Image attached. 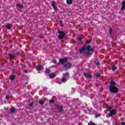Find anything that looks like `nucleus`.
Masks as SVG:
<instances>
[{
	"label": "nucleus",
	"mask_w": 125,
	"mask_h": 125,
	"mask_svg": "<svg viewBox=\"0 0 125 125\" xmlns=\"http://www.w3.org/2000/svg\"><path fill=\"white\" fill-rule=\"evenodd\" d=\"M94 51V48H90V45H84L82 48L79 50V53L80 54L86 55V56H91L93 54Z\"/></svg>",
	"instance_id": "obj_1"
},
{
	"label": "nucleus",
	"mask_w": 125,
	"mask_h": 125,
	"mask_svg": "<svg viewBox=\"0 0 125 125\" xmlns=\"http://www.w3.org/2000/svg\"><path fill=\"white\" fill-rule=\"evenodd\" d=\"M109 91L110 93H117L119 89L115 86V81H111L110 83Z\"/></svg>",
	"instance_id": "obj_2"
},
{
	"label": "nucleus",
	"mask_w": 125,
	"mask_h": 125,
	"mask_svg": "<svg viewBox=\"0 0 125 125\" xmlns=\"http://www.w3.org/2000/svg\"><path fill=\"white\" fill-rule=\"evenodd\" d=\"M58 33L59 34H60L58 36V38L60 40H62L64 39L65 35H66V34H65V33H64L63 31H61L59 30H58Z\"/></svg>",
	"instance_id": "obj_3"
},
{
	"label": "nucleus",
	"mask_w": 125,
	"mask_h": 125,
	"mask_svg": "<svg viewBox=\"0 0 125 125\" xmlns=\"http://www.w3.org/2000/svg\"><path fill=\"white\" fill-rule=\"evenodd\" d=\"M116 114H117V109H112V110H110L108 115L109 117H112V116H114Z\"/></svg>",
	"instance_id": "obj_4"
},
{
	"label": "nucleus",
	"mask_w": 125,
	"mask_h": 125,
	"mask_svg": "<svg viewBox=\"0 0 125 125\" xmlns=\"http://www.w3.org/2000/svg\"><path fill=\"white\" fill-rule=\"evenodd\" d=\"M71 67H72V63H70V62H67L63 65V68L65 69H70Z\"/></svg>",
	"instance_id": "obj_5"
},
{
	"label": "nucleus",
	"mask_w": 125,
	"mask_h": 125,
	"mask_svg": "<svg viewBox=\"0 0 125 125\" xmlns=\"http://www.w3.org/2000/svg\"><path fill=\"white\" fill-rule=\"evenodd\" d=\"M67 61H68V59L67 58L60 59V63H61V64H64Z\"/></svg>",
	"instance_id": "obj_6"
},
{
	"label": "nucleus",
	"mask_w": 125,
	"mask_h": 125,
	"mask_svg": "<svg viewBox=\"0 0 125 125\" xmlns=\"http://www.w3.org/2000/svg\"><path fill=\"white\" fill-rule=\"evenodd\" d=\"M51 4L53 9H54V10L55 11L57 10V7H56V5H55V2H54V1H52Z\"/></svg>",
	"instance_id": "obj_7"
},
{
	"label": "nucleus",
	"mask_w": 125,
	"mask_h": 125,
	"mask_svg": "<svg viewBox=\"0 0 125 125\" xmlns=\"http://www.w3.org/2000/svg\"><path fill=\"white\" fill-rule=\"evenodd\" d=\"M43 66L42 65H41L40 64L38 65L36 67V70L37 71H42V69H43Z\"/></svg>",
	"instance_id": "obj_8"
},
{
	"label": "nucleus",
	"mask_w": 125,
	"mask_h": 125,
	"mask_svg": "<svg viewBox=\"0 0 125 125\" xmlns=\"http://www.w3.org/2000/svg\"><path fill=\"white\" fill-rule=\"evenodd\" d=\"M83 76H84V77H85L86 79H90V78H92V76L89 75L88 74L85 73V72L83 73Z\"/></svg>",
	"instance_id": "obj_9"
},
{
	"label": "nucleus",
	"mask_w": 125,
	"mask_h": 125,
	"mask_svg": "<svg viewBox=\"0 0 125 125\" xmlns=\"http://www.w3.org/2000/svg\"><path fill=\"white\" fill-rule=\"evenodd\" d=\"M66 3L67 4H72V3H73V0H66Z\"/></svg>",
	"instance_id": "obj_10"
},
{
	"label": "nucleus",
	"mask_w": 125,
	"mask_h": 125,
	"mask_svg": "<svg viewBox=\"0 0 125 125\" xmlns=\"http://www.w3.org/2000/svg\"><path fill=\"white\" fill-rule=\"evenodd\" d=\"M10 111L11 113H14V112H15V107H12V108H10Z\"/></svg>",
	"instance_id": "obj_11"
},
{
	"label": "nucleus",
	"mask_w": 125,
	"mask_h": 125,
	"mask_svg": "<svg viewBox=\"0 0 125 125\" xmlns=\"http://www.w3.org/2000/svg\"><path fill=\"white\" fill-rule=\"evenodd\" d=\"M10 79L11 80V81H14L15 80V76L12 75L10 76Z\"/></svg>",
	"instance_id": "obj_12"
},
{
	"label": "nucleus",
	"mask_w": 125,
	"mask_h": 125,
	"mask_svg": "<svg viewBox=\"0 0 125 125\" xmlns=\"http://www.w3.org/2000/svg\"><path fill=\"white\" fill-rule=\"evenodd\" d=\"M45 73L46 74H49V73H50V70L47 68H46Z\"/></svg>",
	"instance_id": "obj_13"
},
{
	"label": "nucleus",
	"mask_w": 125,
	"mask_h": 125,
	"mask_svg": "<svg viewBox=\"0 0 125 125\" xmlns=\"http://www.w3.org/2000/svg\"><path fill=\"white\" fill-rule=\"evenodd\" d=\"M55 77H56V75L54 74H51L50 75V79H53V78H55Z\"/></svg>",
	"instance_id": "obj_14"
},
{
	"label": "nucleus",
	"mask_w": 125,
	"mask_h": 125,
	"mask_svg": "<svg viewBox=\"0 0 125 125\" xmlns=\"http://www.w3.org/2000/svg\"><path fill=\"white\" fill-rule=\"evenodd\" d=\"M17 6L18 7H20V8L22 9L23 8L24 6L22 4H17Z\"/></svg>",
	"instance_id": "obj_15"
},
{
	"label": "nucleus",
	"mask_w": 125,
	"mask_h": 125,
	"mask_svg": "<svg viewBox=\"0 0 125 125\" xmlns=\"http://www.w3.org/2000/svg\"><path fill=\"white\" fill-rule=\"evenodd\" d=\"M117 69V66H116V65H113V66L112 67V70L114 72V71L116 70V69Z\"/></svg>",
	"instance_id": "obj_16"
},
{
	"label": "nucleus",
	"mask_w": 125,
	"mask_h": 125,
	"mask_svg": "<svg viewBox=\"0 0 125 125\" xmlns=\"http://www.w3.org/2000/svg\"><path fill=\"white\" fill-rule=\"evenodd\" d=\"M6 28L8 29V30H10V29H11V26L9 24H7L6 25Z\"/></svg>",
	"instance_id": "obj_17"
},
{
	"label": "nucleus",
	"mask_w": 125,
	"mask_h": 125,
	"mask_svg": "<svg viewBox=\"0 0 125 125\" xmlns=\"http://www.w3.org/2000/svg\"><path fill=\"white\" fill-rule=\"evenodd\" d=\"M88 125H97L96 124H95V123H94L93 122H92V121H90L88 123Z\"/></svg>",
	"instance_id": "obj_18"
},
{
	"label": "nucleus",
	"mask_w": 125,
	"mask_h": 125,
	"mask_svg": "<svg viewBox=\"0 0 125 125\" xmlns=\"http://www.w3.org/2000/svg\"><path fill=\"white\" fill-rule=\"evenodd\" d=\"M8 56H9L10 58L13 59L14 58V55H13L12 54H9Z\"/></svg>",
	"instance_id": "obj_19"
},
{
	"label": "nucleus",
	"mask_w": 125,
	"mask_h": 125,
	"mask_svg": "<svg viewBox=\"0 0 125 125\" xmlns=\"http://www.w3.org/2000/svg\"><path fill=\"white\" fill-rule=\"evenodd\" d=\"M44 101H40L39 102V103L40 105H43V104H44Z\"/></svg>",
	"instance_id": "obj_20"
},
{
	"label": "nucleus",
	"mask_w": 125,
	"mask_h": 125,
	"mask_svg": "<svg viewBox=\"0 0 125 125\" xmlns=\"http://www.w3.org/2000/svg\"><path fill=\"white\" fill-rule=\"evenodd\" d=\"M62 83H65V82H67V79L65 78H62Z\"/></svg>",
	"instance_id": "obj_21"
},
{
	"label": "nucleus",
	"mask_w": 125,
	"mask_h": 125,
	"mask_svg": "<svg viewBox=\"0 0 125 125\" xmlns=\"http://www.w3.org/2000/svg\"><path fill=\"white\" fill-rule=\"evenodd\" d=\"M63 110V107L62 106H60L59 108V112H60L61 113L62 112V111Z\"/></svg>",
	"instance_id": "obj_22"
},
{
	"label": "nucleus",
	"mask_w": 125,
	"mask_h": 125,
	"mask_svg": "<svg viewBox=\"0 0 125 125\" xmlns=\"http://www.w3.org/2000/svg\"><path fill=\"white\" fill-rule=\"evenodd\" d=\"M125 5H122L121 6V10L123 11V10H125Z\"/></svg>",
	"instance_id": "obj_23"
},
{
	"label": "nucleus",
	"mask_w": 125,
	"mask_h": 125,
	"mask_svg": "<svg viewBox=\"0 0 125 125\" xmlns=\"http://www.w3.org/2000/svg\"><path fill=\"white\" fill-rule=\"evenodd\" d=\"M109 35H112V28H109Z\"/></svg>",
	"instance_id": "obj_24"
},
{
	"label": "nucleus",
	"mask_w": 125,
	"mask_h": 125,
	"mask_svg": "<svg viewBox=\"0 0 125 125\" xmlns=\"http://www.w3.org/2000/svg\"><path fill=\"white\" fill-rule=\"evenodd\" d=\"M85 43H86V44H88L90 43V41H89V40H87V41L85 42Z\"/></svg>",
	"instance_id": "obj_25"
},
{
	"label": "nucleus",
	"mask_w": 125,
	"mask_h": 125,
	"mask_svg": "<svg viewBox=\"0 0 125 125\" xmlns=\"http://www.w3.org/2000/svg\"><path fill=\"white\" fill-rule=\"evenodd\" d=\"M106 109L107 110H108V111H109V112H110V111H111V107H110V106H106Z\"/></svg>",
	"instance_id": "obj_26"
},
{
	"label": "nucleus",
	"mask_w": 125,
	"mask_h": 125,
	"mask_svg": "<svg viewBox=\"0 0 125 125\" xmlns=\"http://www.w3.org/2000/svg\"><path fill=\"white\" fill-rule=\"evenodd\" d=\"M63 76H69V73L66 72L65 73H63Z\"/></svg>",
	"instance_id": "obj_27"
},
{
	"label": "nucleus",
	"mask_w": 125,
	"mask_h": 125,
	"mask_svg": "<svg viewBox=\"0 0 125 125\" xmlns=\"http://www.w3.org/2000/svg\"><path fill=\"white\" fill-rule=\"evenodd\" d=\"M49 102H50V103H54L55 101H54V100L51 99V100H49Z\"/></svg>",
	"instance_id": "obj_28"
},
{
	"label": "nucleus",
	"mask_w": 125,
	"mask_h": 125,
	"mask_svg": "<svg viewBox=\"0 0 125 125\" xmlns=\"http://www.w3.org/2000/svg\"><path fill=\"white\" fill-rule=\"evenodd\" d=\"M33 104H34V102H32V103L29 104V107H32L33 106Z\"/></svg>",
	"instance_id": "obj_29"
},
{
	"label": "nucleus",
	"mask_w": 125,
	"mask_h": 125,
	"mask_svg": "<svg viewBox=\"0 0 125 125\" xmlns=\"http://www.w3.org/2000/svg\"><path fill=\"white\" fill-rule=\"evenodd\" d=\"M52 62H53V63H54L55 64H56V63H57L56 60H53L52 61Z\"/></svg>",
	"instance_id": "obj_30"
},
{
	"label": "nucleus",
	"mask_w": 125,
	"mask_h": 125,
	"mask_svg": "<svg viewBox=\"0 0 125 125\" xmlns=\"http://www.w3.org/2000/svg\"><path fill=\"white\" fill-rule=\"evenodd\" d=\"M99 64H100V63H99V62H95V65H96V66L99 65Z\"/></svg>",
	"instance_id": "obj_31"
},
{
	"label": "nucleus",
	"mask_w": 125,
	"mask_h": 125,
	"mask_svg": "<svg viewBox=\"0 0 125 125\" xmlns=\"http://www.w3.org/2000/svg\"><path fill=\"white\" fill-rule=\"evenodd\" d=\"M96 78H99V77H100V74H96Z\"/></svg>",
	"instance_id": "obj_32"
},
{
	"label": "nucleus",
	"mask_w": 125,
	"mask_h": 125,
	"mask_svg": "<svg viewBox=\"0 0 125 125\" xmlns=\"http://www.w3.org/2000/svg\"><path fill=\"white\" fill-rule=\"evenodd\" d=\"M78 41H79L80 42H81V41H82V38H81V37H78Z\"/></svg>",
	"instance_id": "obj_33"
},
{
	"label": "nucleus",
	"mask_w": 125,
	"mask_h": 125,
	"mask_svg": "<svg viewBox=\"0 0 125 125\" xmlns=\"http://www.w3.org/2000/svg\"><path fill=\"white\" fill-rule=\"evenodd\" d=\"M122 5H125V1H122Z\"/></svg>",
	"instance_id": "obj_34"
},
{
	"label": "nucleus",
	"mask_w": 125,
	"mask_h": 125,
	"mask_svg": "<svg viewBox=\"0 0 125 125\" xmlns=\"http://www.w3.org/2000/svg\"><path fill=\"white\" fill-rule=\"evenodd\" d=\"M6 99H9V96H6L5 97Z\"/></svg>",
	"instance_id": "obj_35"
},
{
	"label": "nucleus",
	"mask_w": 125,
	"mask_h": 125,
	"mask_svg": "<svg viewBox=\"0 0 125 125\" xmlns=\"http://www.w3.org/2000/svg\"><path fill=\"white\" fill-rule=\"evenodd\" d=\"M98 117H99V116L98 115V114H96L95 115V118L96 119H97L98 118Z\"/></svg>",
	"instance_id": "obj_36"
},
{
	"label": "nucleus",
	"mask_w": 125,
	"mask_h": 125,
	"mask_svg": "<svg viewBox=\"0 0 125 125\" xmlns=\"http://www.w3.org/2000/svg\"><path fill=\"white\" fill-rule=\"evenodd\" d=\"M23 72H24V73H25V74H27V73H28V71L26 70H24Z\"/></svg>",
	"instance_id": "obj_37"
},
{
	"label": "nucleus",
	"mask_w": 125,
	"mask_h": 125,
	"mask_svg": "<svg viewBox=\"0 0 125 125\" xmlns=\"http://www.w3.org/2000/svg\"><path fill=\"white\" fill-rule=\"evenodd\" d=\"M121 125H125V122H122Z\"/></svg>",
	"instance_id": "obj_38"
},
{
	"label": "nucleus",
	"mask_w": 125,
	"mask_h": 125,
	"mask_svg": "<svg viewBox=\"0 0 125 125\" xmlns=\"http://www.w3.org/2000/svg\"><path fill=\"white\" fill-rule=\"evenodd\" d=\"M54 67H56V66H54Z\"/></svg>",
	"instance_id": "obj_39"
}]
</instances>
